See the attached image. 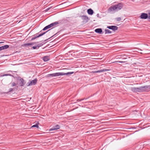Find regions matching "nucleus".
I'll use <instances>...</instances> for the list:
<instances>
[{"mask_svg": "<svg viewBox=\"0 0 150 150\" xmlns=\"http://www.w3.org/2000/svg\"><path fill=\"white\" fill-rule=\"evenodd\" d=\"M123 7V4L120 3L117 4L113 5L110 6L108 9V12L111 13H114L121 10Z\"/></svg>", "mask_w": 150, "mask_h": 150, "instance_id": "f257e3e1", "label": "nucleus"}, {"mask_svg": "<svg viewBox=\"0 0 150 150\" xmlns=\"http://www.w3.org/2000/svg\"><path fill=\"white\" fill-rule=\"evenodd\" d=\"M74 73V72H68L66 73L64 72H57L55 73L49 74L48 75V77H50V76L55 77L59 76H63L65 75H69L73 74Z\"/></svg>", "mask_w": 150, "mask_h": 150, "instance_id": "f03ea898", "label": "nucleus"}, {"mask_svg": "<svg viewBox=\"0 0 150 150\" xmlns=\"http://www.w3.org/2000/svg\"><path fill=\"white\" fill-rule=\"evenodd\" d=\"M150 91V86H141L138 88V92H148Z\"/></svg>", "mask_w": 150, "mask_h": 150, "instance_id": "7ed1b4c3", "label": "nucleus"}, {"mask_svg": "<svg viewBox=\"0 0 150 150\" xmlns=\"http://www.w3.org/2000/svg\"><path fill=\"white\" fill-rule=\"evenodd\" d=\"M37 81V80L36 79L33 80H32L31 81L29 82L28 83V86H30L33 85H35Z\"/></svg>", "mask_w": 150, "mask_h": 150, "instance_id": "20e7f679", "label": "nucleus"}, {"mask_svg": "<svg viewBox=\"0 0 150 150\" xmlns=\"http://www.w3.org/2000/svg\"><path fill=\"white\" fill-rule=\"evenodd\" d=\"M47 32V31H46V32H44L43 33H42L41 34H40L39 35H38V33L36 34V35H35L32 38L31 40H33L35 39L36 38H38L39 37H40L43 35L45 34Z\"/></svg>", "mask_w": 150, "mask_h": 150, "instance_id": "39448f33", "label": "nucleus"}, {"mask_svg": "<svg viewBox=\"0 0 150 150\" xmlns=\"http://www.w3.org/2000/svg\"><path fill=\"white\" fill-rule=\"evenodd\" d=\"M148 17V15L147 13H142L140 16V18L141 19H146Z\"/></svg>", "mask_w": 150, "mask_h": 150, "instance_id": "423d86ee", "label": "nucleus"}, {"mask_svg": "<svg viewBox=\"0 0 150 150\" xmlns=\"http://www.w3.org/2000/svg\"><path fill=\"white\" fill-rule=\"evenodd\" d=\"M81 19L83 20V21L85 22H87L88 21V18L87 16H80Z\"/></svg>", "mask_w": 150, "mask_h": 150, "instance_id": "0eeeda50", "label": "nucleus"}, {"mask_svg": "<svg viewBox=\"0 0 150 150\" xmlns=\"http://www.w3.org/2000/svg\"><path fill=\"white\" fill-rule=\"evenodd\" d=\"M59 128L60 126H59V125H57L54 126L52 128L50 129L49 130V131H50L55 130H57V129H59Z\"/></svg>", "mask_w": 150, "mask_h": 150, "instance_id": "6e6552de", "label": "nucleus"}, {"mask_svg": "<svg viewBox=\"0 0 150 150\" xmlns=\"http://www.w3.org/2000/svg\"><path fill=\"white\" fill-rule=\"evenodd\" d=\"M108 28L112 30H117L118 27L116 26H111L107 27Z\"/></svg>", "mask_w": 150, "mask_h": 150, "instance_id": "1a4fd4ad", "label": "nucleus"}, {"mask_svg": "<svg viewBox=\"0 0 150 150\" xmlns=\"http://www.w3.org/2000/svg\"><path fill=\"white\" fill-rule=\"evenodd\" d=\"M9 47L8 45H6L3 46H2L1 47H0L1 48V50H5L8 48Z\"/></svg>", "mask_w": 150, "mask_h": 150, "instance_id": "9d476101", "label": "nucleus"}, {"mask_svg": "<svg viewBox=\"0 0 150 150\" xmlns=\"http://www.w3.org/2000/svg\"><path fill=\"white\" fill-rule=\"evenodd\" d=\"M95 32L98 33H101L102 32V29L101 28H97L95 29Z\"/></svg>", "mask_w": 150, "mask_h": 150, "instance_id": "9b49d317", "label": "nucleus"}, {"mask_svg": "<svg viewBox=\"0 0 150 150\" xmlns=\"http://www.w3.org/2000/svg\"><path fill=\"white\" fill-rule=\"evenodd\" d=\"M20 84L21 86H23L25 84L24 81L23 79H20Z\"/></svg>", "mask_w": 150, "mask_h": 150, "instance_id": "f8f14e48", "label": "nucleus"}, {"mask_svg": "<svg viewBox=\"0 0 150 150\" xmlns=\"http://www.w3.org/2000/svg\"><path fill=\"white\" fill-rule=\"evenodd\" d=\"M131 90L133 92H138V88L133 87L131 88Z\"/></svg>", "mask_w": 150, "mask_h": 150, "instance_id": "ddd939ff", "label": "nucleus"}, {"mask_svg": "<svg viewBox=\"0 0 150 150\" xmlns=\"http://www.w3.org/2000/svg\"><path fill=\"white\" fill-rule=\"evenodd\" d=\"M49 57L48 56H45L43 57V60L45 62H47L49 60Z\"/></svg>", "mask_w": 150, "mask_h": 150, "instance_id": "4468645a", "label": "nucleus"}, {"mask_svg": "<svg viewBox=\"0 0 150 150\" xmlns=\"http://www.w3.org/2000/svg\"><path fill=\"white\" fill-rule=\"evenodd\" d=\"M87 12L88 14L91 15H92L93 13V10L91 9H88Z\"/></svg>", "mask_w": 150, "mask_h": 150, "instance_id": "2eb2a0df", "label": "nucleus"}, {"mask_svg": "<svg viewBox=\"0 0 150 150\" xmlns=\"http://www.w3.org/2000/svg\"><path fill=\"white\" fill-rule=\"evenodd\" d=\"M51 27H52V26H51V24H50L47 26H46V27H45L43 29H42V30H45L47 29H48V28H51Z\"/></svg>", "mask_w": 150, "mask_h": 150, "instance_id": "dca6fc26", "label": "nucleus"}, {"mask_svg": "<svg viewBox=\"0 0 150 150\" xmlns=\"http://www.w3.org/2000/svg\"><path fill=\"white\" fill-rule=\"evenodd\" d=\"M59 23L57 22H55L54 23H52L51 24H50L51 25V26L52 27L53 26H55L57 25V24H58Z\"/></svg>", "mask_w": 150, "mask_h": 150, "instance_id": "f3484780", "label": "nucleus"}, {"mask_svg": "<svg viewBox=\"0 0 150 150\" xmlns=\"http://www.w3.org/2000/svg\"><path fill=\"white\" fill-rule=\"evenodd\" d=\"M34 44V43H25L24 44V46H29L33 45Z\"/></svg>", "mask_w": 150, "mask_h": 150, "instance_id": "a211bd4d", "label": "nucleus"}, {"mask_svg": "<svg viewBox=\"0 0 150 150\" xmlns=\"http://www.w3.org/2000/svg\"><path fill=\"white\" fill-rule=\"evenodd\" d=\"M105 34H110L111 33V31L108 29H105Z\"/></svg>", "mask_w": 150, "mask_h": 150, "instance_id": "6ab92c4d", "label": "nucleus"}, {"mask_svg": "<svg viewBox=\"0 0 150 150\" xmlns=\"http://www.w3.org/2000/svg\"><path fill=\"white\" fill-rule=\"evenodd\" d=\"M33 48L35 49H38L39 48L38 45H37L35 46H33Z\"/></svg>", "mask_w": 150, "mask_h": 150, "instance_id": "aec40b11", "label": "nucleus"}, {"mask_svg": "<svg viewBox=\"0 0 150 150\" xmlns=\"http://www.w3.org/2000/svg\"><path fill=\"white\" fill-rule=\"evenodd\" d=\"M32 127H36L38 128L39 127L38 125L37 124L33 125Z\"/></svg>", "mask_w": 150, "mask_h": 150, "instance_id": "412c9836", "label": "nucleus"}, {"mask_svg": "<svg viewBox=\"0 0 150 150\" xmlns=\"http://www.w3.org/2000/svg\"><path fill=\"white\" fill-rule=\"evenodd\" d=\"M103 72L102 69L98 70V71H95V72H96V73H100V72Z\"/></svg>", "mask_w": 150, "mask_h": 150, "instance_id": "4be33fe9", "label": "nucleus"}, {"mask_svg": "<svg viewBox=\"0 0 150 150\" xmlns=\"http://www.w3.org/2000/svg\"><path fill=\"white\" fill-rule=\"evenodd\" d=\"M116 20L117 21H119L121 20V18L120 17H118L116 18Z\"/></svg>", "mask_w": 150, "mask_h": 150, "instance_id": "5701e85b", "label": "nucleus"}, {"mask_svg": "<svg viewBox=\"0 0 150 150\" xmlns=\"http://www.w3.org/2000/svg\"><path fill=\"white\" fill-rule=\"evenodd\" d=\"M12 86V87L15 86L16 85V84L14 82H13L11 83Z\"/></svg>", "mask_w": 150, "mask_h": 150, "instance_id": "b1692460", "label": "nucleus"}, {"mask_svg": "<svg viewBox=\"0 0 150 150\" xmlns=\"http://www.w3.org/2000/svg\"><path fill=\"white\" fill-rule=\"evenodd\" d=\"M102 70H103V72H104V71H108L109 70V69H102Z\"/></svg>", "mask_w": 150, "mask_h": 150, "instance_id": "393cba45", "label": "nucleus"}, {"mask_svg": "<svg viewBox=\"0 0 150 150\" xmlns=\"http://www.w3.org/2000/svg\"><path fill=\"white\" fill-rule=\"evenodd\" d=\"M11 76V74H4V75H3V76Z\"/></svg>", "mask_w": 150, "mask_h": 150, "instance_id": "a878e982", "label": "nucleus"}, {"mask_svg": "<svg viewBox=\"0 0 150 150\" xmlns=\"http://www.w3.org/2000/svg\"><path fill=\"white\" fill-rule=\"evenodd\" d=\"M127 62L126 61H118L117 62H119V63H123L125 62Z\"/></svg>", "mask_w": 150, "mask_h": 150, "instance_id": "bb28decb", "label": "nucleus"}, {"mask_svg": "<svg viewBox=\"0 0 150 150\" xmlns=\"http://www.w3.org/2000/svg\"><path fill=\"white\" fill-rule=\"evenodd\" d=\"M43 45V44L42 43H40L39 44H38V45L39 47H41Z\"/></svg>", "mask_w": 150, "mask_h": 150, "instance_id": "cd10ccee", "label": "nucleus"}, {"mask_svg": "<svg viewBox=\"0 0 150 150\" xmlns=\"http://www.w3.org/2000/svg\"><path fill=\"white\" fill-rule=\"evenodd\" d=\"M13 91V89L12 88H10L9 89V91Z\"/></svg>", "mask_w": 150, "mask_h": 150, "instance_id": "c85d7f7f", "label": "nucleus"}, {"mask_svg": "<svg viewBox=\"0 0 150 150\" xmlns=\"http://www.w3.org/2000/svg\"><path fill=\"white\" fill-rule=\"evenodd\" d=\"M148 19L149 20H150V15L149 16H148Z\"/></svg>", "mask_w": 150, "mask_h": 150, "instance_id": "c756f323", "label": "nucleus"}, {"mask_svg": "<svg viewBox=\"0 0 150 150\" xmlns=\"http://www.w3.org/2000/svg\"><path fill=\"white\" fill-rule=\"evenodd\" d=\"M84 99H80V101H82Z\"/></svg>", "mask_w": 150, "mask_h": 150, "instance_id": "7c9ffc66", "label": "nucleus"}, {"mask_svg": "<svg viewBox=\"0 0 150 150\" xmlns=\"http://www.w3.org/2000/svg\"><path fill=\"white\" fill-rule=\"evenodd\" d=\"M126 59H127V58H123V60H125Z\"/></svg>", "mask_w": 150, "mask_h": 150, "instance_id": "2f4dec72", "label": "nucleus"}, {"mask_svg": "<svg viewBox=\"0 0 150 150\" xmlns=\"http://www.w3.org/2000/svg\"><path fill=\"white\" fill-rule=\"evenodd\" d=\"M80 99H78V100H77V101H80Z\"/></svg>", "mask_w": 150, "mask_h": 150, "instance_id": "473e14b6", "label": "nucleus"}, {"mask_svg": "<svg viewBox=\"0 0 150 150\" xmlns=\"http://www.w3.org/2000/svg\"><path fill=\"white\" fill-rule=\"evenodd\" d=\"M2 43V42H0V43Z\"/></svg>", "mask_w": 150, "mask_h": 150, "instance_id": "72a5a7b5", "label": "nucleus"}]
</instances>
